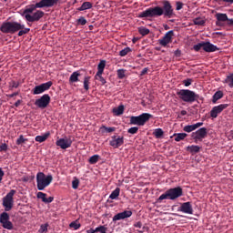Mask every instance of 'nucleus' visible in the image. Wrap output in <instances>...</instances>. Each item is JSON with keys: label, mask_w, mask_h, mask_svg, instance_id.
<instances>
[{"label": "nucleus", "mask_w": 233, "mask_h": 233, "mask_svg": "<svg viewBox=\"0 0 233 233\" xmlns=\"http://www.w3.org/2000/svg\"><path fill=\"white\" fill-rule=\"evenodd\" d=\"M25 25H21L17 22H4L0 26V30L3 34H15L19 30H23Z\"/></svg>", "instance_id": "obj_3"}, {"label": "nucleus", "mask_w": 233, "mask_h": 233, "mask_svg": "<svg viewBox=\"0 0 233 233\" xmlns=\"http://www.w3.org/2000/svg\"><path fill=\"white\" fill-rule=\"evenodd\" d=\"M69 228H74V230H79V228H81V224H79L77 220L73 221L69 224Z\"/></svg>", "instance_id": "obj_38"}, {"label": "nucleus", "mask_w": 233, "mask_h": 233, "mask_svg": "<svg viewBox=\"0 0 233 233\" xmlns=\"http://www.w3.org/2000/svg\"><path fill=\"white\" fill-rule=\"evenodd\" d=\"M162 5L163 7L155 6L146 9L138 15V17H161V15L172 17L174 15V8H172V4H170L168 0H164Z\"/></svg>", "instance_id": "obj_1"}, {"label": "nucleus", "mask_w": 233, "mask_h": 233, "mask_svg": "<svg viewBox=\"0 0 233 233\" xmlns=\"http://www.w3.org/2000/svg\"><path fill=\"white\" fill-rule=\"evenodd\" d=\"M126 72H127V70H125V69H118L116 71V76H117L118 79H125Z\"/></svg>", "instance_id": "obj_42"}, {"label": "nucleus", "mask_w": 233, "mask_h": 233, "mask_svg": "<svg viewBox=\"0 0 233 233\" xmlns=\"http://www.w3.org/2000/svg\"><path fill=\"white\" fill-rule=\"evenodd\" d=\"M59 0H41L37 6H46V8H51L54 5H57Z\"/></svg>", "instance_id": "obj_22"}, {"label": "nucleus", "mask_w": 233, "mask_h": 233, "mask_svg": "<svg viewBox=\"0 0 233 233\" xmlns=\"http://www.w3.org/2000/svg\"><path fill=\"white\" fill-rule=\"evenodd\" d=\"M201 48H203L204 52H208V53L218 52V50H219L218 47H217L210 42L198 43L193 46V50H195V52H199Z\"/></svg>", "instance_id": "obj_9"}, {"label": "nucleus", "mask_w": 233, "mask_h": 233, "mask_svg": "<svg viewBox=\"0 0 233 233\" xmlns=\"http://www.w3.org/2000/svg\"><path fill=\"white\" fill-rule=\"evenodd\" d=\"M39 233H46L48 232V223L42 224L40 226V228L38 229Z\"/></svg>", "instance_id": "obj_43"}, {"label": "nucleus", "mask_w": 233, "mask_h": 233, "mask_svg": "<svg viewBox=\"0 0 233 233\" xmlns=\"http://www.w3.org/2000/svg\"><path fill=\"white\" fill-rule=\"evenodd\" d=\"M174 36V31H168L166 33V35L158 40V43L160 46H167V45H170L172 43V37Z\"/></svg>", "instance_id": "obj_16"}, {"label": "nucleus", "mask_w": 233, "mask_h": 233, "mask_svg": "<svg viewBox=\"0 0 233 233\" xmlns=\"http://www.w3.org/2000/svg\"><path fill=\"white\" fill-rule=\"evenodd\" d=\"M88 161H89L90 165H96V163H97V161H99V155H94V156L90 157Z\"/></svg>", "instance_id": "obj_40"}, {"label": "nucleus", "mask_w": 233, "mask_h": 233, "mask_svg": "<svg viewBox=\"0 0 233 233\" xmlns=\"http://www.w3.org/2000/svg\"><path fill=\"white\" fill-rule=\"evenodd\" d=\"M72 188L76 190V188H79V179L77 177H75L72 181Z\"/></svg>", "instance_id": "obj_45"}, {"label": "nucleus", "mask_w": 233, "mask_h": 233, "mask_svg": "<svg viewBox=\"0 0 233 233\" xmlns=\"http://www.w3.org/2000/svg\"><path fill=\"white\" fill-rule=\"evenodd\" d=\"M183 85H185V86H190L192 85V78L183 80Z\"/></svg>", "instance_id": "obj_52"}, {"label": "nucleus", "mask_w": 233, "mask_h": 233, "mask_svg": "<svg viewBox=\"0 0 233 233\" xmlns=\"http://www.w3.org/2000/svg\"><path fill=\"white\" fill-rule=\"evenodd\" d=\"M84 88L88 92L90 90V76L84 77Z\"/></svg>", "instance_id": "obj_36"}, {"label": "nucleus", "mask_w": 233, "mask_h": 233, "mask_svg": "<svg viewBox=\"0 0 233 233\" xmlns=\"http://www.w3.org/2000/svg\"><path fill=\"white\" fill-rule=\"evenodd\" d=\"M138 34H140V35H148V34H150V29L145 27V26H140L138 27Z\"/></svg>", "instance_id": "obj_35"}, {"label": "nucleus", "mask_w": 233, "mask_h": 233, "mask_svg": "<svg viewBox=\"0 0 233 233\" xmlns=\"http://www.w3.org/2000/svg\"><path fill=\"white\" fill-rule=\"evenodd\" d=\"M124 144L125 137L113 136L109 141V145L113 147V148H119V147H123Z\"/></svg>", "instance_id": "obj_17"}, {"label": "nucleus", "mask_w": 233, "mask_h": 233, "mask_svg": "<svg viewBox=\"0 0 233 233\" xmlns=\"http://www.w3.org/2000/svg\"><path fill=\"white\" fill-rule=\"evenodd\" d=\"M147 72H148V67H145L141 73H140V76H145V74H147Z\"/></svg>", "instance_id": "obj_57"}, {"label": "nucleus", "mask_w": 233, "mask_h": 233, "mask_svg": "<svg viewBox=\"0 0 233 233\" xmlns=\"http://www.w3.org/2000/svg\"><path fill=\"white\" fill-rule=\"evenodd\" d=\"M100 130L102 134H111V132H116V127H106V126H102Z\"/></svg>", "instance_id": "obj_31"}, {"label": "nucleus", "mask_w": 233, "mask_h": 233, "mask_svg": "<svg viewBox=\"0 0 233 233\" xmlns=\"http://www.w3.org/2000/svg\"><path fill=\"white\" fill-rule=\"evenodd\" d=\"M150 117H152V115L148 113H143L138 116H130L129 124L137 125V127H144V125L150 119Z\"/></svg>", "instance_id": "obj_8"}, {"label": "nucleus", "mask_w": 233, "mask_h": 233, "mask_svg": "<svg viewBox=\"0 0 233 233\" xmlns=\"http://www.w3.org/2000/svg\"><path fill=\"white\" fill-rule=\"evenodd\" d=\"M224 83H226L229 88H233V73L226 77Z\"/></svg>", "instance_id": "obj_34"}, {"label": "nucleus", "mask_w": 233, "mask_h": 233, "mask_svg": "<svg viewBox=\"0 0 233 233\" xmlns=\"http://www.w3.org/2000/svg\"><path fill=\"white\" fill-rule=\"evenodd\" d=\"M180 115H181V116H187V110H182V111L180 112Z\"/></svg>", "instance_id": "obj_60"}, {"label": "nucleus", "mask_w": 233, "mask_h": 233, "mask_svg": "<svg viewBox=\"0 0 233 233\" xmlns=\"http://www.w3.org/2000/svg\"><path fill=\"white\" fill-rule=\"evenodd\" d=\"M179 210L180 212H184V214H194V209L192 208V204H190V202L181 204Z\"/></svg>", "instance_id": "obj_20"}, {"label": "nucleus", "mask_w": 233, "mask_h": 233, "mask_svg": "<svg viewBox=\"0 0 233 233\" xmlns=\"http://www.w3.org/2000/svg\"><path fill=\"white\" fill-rule=\"evenodd\" d=\"M223 97V91H217L212 97V103L216 105Z\"/></svg>", "instance_id": "obj_28"}, {"label": "nucleus", "mask_w": 233, "mask_h": 233, "mask_svg": "<svg viewBox=\"0 0 233 233\" xmlns=\"http://www.w3.org/2000/svg\"><path fill=\"white\" fill-rule=\"evenodd\" d=\"M5 177V171L0 167V181H3V177Z\"/></svg>", "instance_id": "obj_56"}, {"label": "nucleus", "mask_w": 233, "mask_h": 233, "mask_svg": "<svg viewBox=\"0 0 233 233\" xmlns=\"http://www.w3.org/2000/svg\"><path fill=\"white\" fill-rule=\"evenodd\" d=\"M39 4H41V2L29 5L25 7L24 10L25 21H28L29 23H37V21L45 17V13L41 10H37V8H46V6H39Z\"/></svg>", "instance_id": "obj_2"}, {"label": "nucleus", "mask_w": 233, "mask_h": 233, "mask_svg": "<svg viewBox=\"0 0 233 233\" xmlns=\"http://www.w3.org/2000/svg\"><path fill=\"white\" fill-rule=\"evenodd\" d=\"M0 150L1 152H6V150H8V146L6 144H2L0 146Z\"/></svg>", "instance_id": "obj_53"}, {"label": "nucleus", "mask_w": 233, "mask_h": 233, "mask_svg": "<svg viewBox=\"0 0 233 233\" xmlns=\"http://www.w3.org/2000/svg\"><path fill=\"white\" fill-rule=\"evenodd\" d=\"M132 41L134 44H136V43H137V38L134 37Z\"/></svg>", "instance_id": "obj_62"}, {"label": "nucleus", "mask_w": 233, "mask_h": 233, "mask_svg": "<svg viewBox=\"0 0 233 233\" xmlns=\"http://www.w3.org/2000/svg\"><path fill=\"white\" fill-rule=\"evenodd\" d=\"M137 232L143 233L145 230H137Z\"/></svg>", "instance_id": "obj_63"}, {"label": "nucleus", "mask_w": 233, "mask_h": 233, "mask_svg": "<svg viewBox=\"0 0 233 233\" xmlns=\"http://www.w3.org/2000/svg\"><path fill=\"white\" fill-rule=\"evenodd\" d=\"M22 103H23V100H17V101L15 103V106L17 108V106H19Z\"/></svg>", "instance_id": "obj_58"}, {"label": "nucleus", "mask_w": 233, "mask_h": 233, "mask_svg": "<svg viewBox=\"0 0 233 233\" xmlns=\"http://www.w3.org/2000/svg\"><path fill=\"white\" fill-rule=\"evenodd\" d=\"M132 217V211L130 210H125L123 212H120L113 217V221H119L121 219H127V218Z\"/></svg>", "instance_id": "obj_19"}, {"label": "nucleus", "mask_w": 233, "mask_h": 233, "mask_svg": "<svg viewBox=\"0 0 233 233\" xmlns=\"http://www.w3.org/2000/svg\"><path fill=\"white\" fill-rule=\"evenodd\" d=\"M72 139L71 138H59L56 140V145L62 148V150H66V148H70L72 147Z\"/></svg>", "instance_id": "obj_18"}, {"label": "nucleus", "mask_w": 233, "mask_h": 233, "mask_svg": "<svg viewBox=\"0 0 233 233\" xmlns=\"http://www.w3.org/2000/svg\"><path fill=\"white\" fill-rule=\"evenodd\" d=\"M121 192V189L119 187H116L115 190L112 191V193L109 196V199H117L119 198V194Z\"/></svg>", "instance_id": "obj_32"}, {"label": "nucleus", "mask_w": 233, "mask_h": 233, "mask_svg": "<svg viewBox=\"0 0 233 233\" xmlns=\"http://www.w3.org/2000/svg\"><path fill=\"white\" fill-rule=\"evenodd\" d=\"M132 52V49L130 47H125L119 52L120 57H125V56H128Z\"/></svg>", "instance_id": "obj_37"}, {"label": "nucleus", "mask_w": 233, "mask_h": 233, "mask_svg": "<svg viewBox=\"0 0 233 233\" xmlns=\"http://www.w3.org/2000/svg\"><path fill=\"white\" fill-rule=\"evenodd\" d=\"M92 8V3L90 2H84L80 7H78L79 12H84V10H90Z\"/></svg>", "instance_id": "obj_30"}, {"label": "nucleus", "mask_w": 233, "mask_h": 233, "mask_svg": "<svg viewBox=\"0 0 233 233\" xmlns=\"http://www.w3.org/2000/svg\"><path fill=\"white\" fill-rule=\"evenodd\" d=\"M54 177L52 175H45L43 172H38L36 174V187L38 190H45L46 187L52 183Z\"/></svg>", "instance_id": "obj_4"}, {"label": "nucleus", "mask_w": 233, "mask_h": 233, "mask_svg": "<svg viewBox=\"0 0 233 233\" xmlns=\"http://www.w3.org/2000/svg\"><path fill=\"white\" fill-rule=\"evenodd\" d=\"M181 196H183V188H181V187H177L167 190L158 198V199L159 201H163V199H171L174 201V199H177V198H181Z\"/></svg>", "instance_id": "obj_5"}, {"label": "nucleus", "mask_w": 233, "mask_h": 233, "mask_svg": "<svg viewBox=\"0 0 233 233\" xmlns=\"http://www.w3.org/2000/svg\"><path fill=\"white\" fill-rule=\"evenodd\" d=\"M187 150L190 152V154H198L199 150H201V147L199 146H188L187 147Z\"/></svg>", "instance_id": "obj_29"}, {"label": "nucleus", "mask_w": 233, "mask_h": 233, "mask_svg": "<svg viewBox=\"0 0 233 233\" xmlns=\"http://www.w3.org/2000/svg\"><path fill=\"white\" fill-rule=\"evenodd\" d=\"M106 66V60H100L97 65V72L95 76V79L100 81L101 85H106V80L103 77V73L105 72V67Z\"/></svg>", "instance_id": "obj_10"}, {"label": "nucleus", "mask_w": 233, "mask_h": 233, "mask_svg": "<svg viewBox=\"0 0 233 233\" xmlns=\"http://www.w3.org/2000/svg\"><path fill=\"white\" fill-rule=\"evenodd\" d=\"M0 223L3 228H6L7 230H12L14 228V224L10 221V215L6 212L0 214Z\"/></svg>", "instance_id": "obj_12"}, {"label": "nucleus", "mask_w": 233, "mask_h": 233, "mask_svg": "<svg viewBox=\"0 0 233 233\" xmlns=\"http://www.w3.org/2000/svg\"><path fill=\"white\" fill-rule=\"evenodd\" d=\"M183 6H185V4H183V2H180V1L176 2L177 11L182 10Z\"/></svg>", "instance_id": "obj_51"}, {"label": "nucleus", "mask_w": 233, "mask_h": 233, "mask_svg": "<svg viewBox=\"0 0 233 233\" xmlns=\"http://www.w3.org/2000/svg\"><path fill=\"white\" fill-rule=\"evenodd\" d=\"M15 96H19V93H13L11 95H7V97H15Z\"/></svg>", "instance_id": "obj_59"}, {"label": "nucleus", "mask_w": 233, "mask_h": 233, "mask_svg": "<svg viewBox=\"0 0 233 233\" xmlns=\"http://www.w3.org/2000/svg\"><path fill=\"white\" fill-rule=\"evenodd\" d=\"M135 228H141L143 227V223L141 221H138L134 224Z\"/></svg>", "instance_id": "obj_54"}, {"label": "nucleus", "mask_w": 233, "mask_h": 233, "mask_svg": "<svg viewBox=\"0 0 233 233\" xmlns=\"http://www.w3.org/2000/svg\"><path fill=\"white\" fill-rule=\"evenodd\" d=\"M52 85H53L52 81H48V82L44 83L40 86H36L33 89V94L35 96H37L39 94H43V92H46V90H49V88H50V86H52Z\"/></svg>", "instance_id": "obj_15"}, {"label": "nucleus", "mask_w": 233, "mask_h": 233, "mask_svg": "<svg viewBox=\"0 0 233 233\" xmlns=\"http://www.w3.org/2000/svg\"><path fill=\"white\" fill-rule=\"evenodd\" d=\"M15 189H11L5 197L3 198V207L5 212H10L14 208V196H15Z\"/></svg>", "instance_id": "obj_7"}, {"label": "nucleus", "mask_w": 233, "mask_h": 233, "mask_svg": "<svg viewBox=\"0 0 233 233\" xmlns=\"http://www.w3.org/2000/svg\"><path fill=\"white\" fill-rule=\"evenodd\" d=\"M86 232H87V233H96V229L90 228V229L87 230Z\"/></svg>", "instance_id": "obj_61"}, {"label": "nucleus", "mask_w": 233, "mask_h": 233, "mask_svg": "<svg viewBox=\"0 0 233 233\" xmlns=\"http://www.w3.org/2000/svg\"><path fill=\"white\" fill-rule=\"evenodd\" d=\"M76 23L77 25L85 26V25H86V18H85V16H80L79 19L76 20Z\"/></svg>", "instance_id": "obj_46"}, {"label": "nucleus", "mask_w": 233, "mask_h": 233, "mask_svg": "<svg viewBox=\"0 0 233 233\" xmlns=\"http://www.w3.org/2000/svg\"><path fill=\"white\" fill-rule=\"evenodd\" d=\"M188 135L187 133H177L175 134V141L179 142V141H183V139H185Z\"/></svg>", "instance_id": "obj_33"}, {"label": "nucleus", "mask_w": 233, "mask_h": 233, "mask_svg": "<svg viewBox=\"0 0 233 233\" xmlns=\"http://www.w3.org/2000/svg\"><path fill=\"white\" fill-rule=\"evenodd\" d=\"M228 108V104H220L218 106H214L210 111V117L216 119L223 110Z\"/></svg>", "instance_id": "obj_14"}, {"label": "nucleus", "mask_w": 233, "mask_h": 233, "mask_svg": "<svg viewBox=\"0 0 233 233\" xmlns=\"http://www.w3.org/2000/svg\"><path fill=\"white\" fill-rule=\"evenodd\" d=\"M226 21H228L227 23L228 26H233V18H228V20Z\"/></svg>", "instance_id": "obj_55"}, {"label": "nucleus", "mask_w": 233, "mask_h": 233, "mask_svg": "<svg viewBox=\"0 0 233 233\" xmlns=\"http://www.w3.org/2000/svg\"><path fill=\"white\" fill-rule=\"evenodd\" d=\"M28 141V138H25L23 135H20L19 137L16 139V145H23Z\"/></svg>", "instance_id": "obj_41"}, {"label": "nucleus", "mask_w": 233, "mask_h": 233, "mask_svg": "<svg viewBox=\"0 0 233 233\" xmlns=\"http://www.w3.org/2000/svg\"><path fill=\"white\" fill-rule=\"evenodd\" d=\"M114 116H123L125 114V106L120 105L117 107L113 108Z\"/></svg>", "instance_id": "obj_26"}, {"label": "nucleus", "mask_w": 233, "mask_h": 233, "mask_svg": "<svg viewBox=\"0 0 233 233\" xmlns=\"http://www.w3.org/2000/svg\"><path fill=\"white\" fill-rule=\"evenodd\" d=\"M28 32H30V28H25L24 25L23 29L18 30V36L21 37V35H25V34H28Z\"/></svg>", "instance_id": "obj_47"}, {"label": "nucleus", "mask_w": 233, "mask_h": 233, "mask_svg": "<svg viewBox=\"0 0 233 233\" xmlns=\"http://www.w3.org/2000/svg\"><path fill=\"white\" fill-rule=\"evenodd\" d=\"M216 17H217L216 25L218 26H219V23H225V21L228 20V16L227 15V14H223V13H218L216 15Z\"/></svg>", "instance_id": "obj_24"}, {"label": "nucleus", "mask_w": 233, "mask_h": 233, "mask_svg": "<svg viewBox=\"0 0 233 233\" xmlns=\"http://www.w3.org/2000/svg\"><path fill=\"white\" fill-rule=\"evenodd\" d=\"M145 228H147L144 227V228H143V230H145Z\"/></svg>", "instance_id": "obj_64"}, {"label": "nucleus", "mask_w": 233, "mask_h": 233, "mask_svg": "<svg viewBox=\"0 0 233 233\" xmlns=\"http://www.w3.org/2000/svg\"><path fill=\"white\" fill-rule=\"evenodd\" d=\"M35 105L37 108H41L42 110L46 108L50 105V95H43L40 98L35 101Z\"/></svg>", "instance_id": "obj_13"}, {"label": "nucleus", "mask_w": 233, "mask_h": 233, "mask_svg": "<svg viewBox=\"0 0 233 233\" xmlns=\"http://www.w3.org/2000/svg\"><path fill=\"white\" fill-rule=\"evenodd\" d=\"M106 230H107V228L105 226H100L95 228V232L104 233V232H106Z\"/></svg>", "instance_id": "obj_50"}, {"label": "nucleus", "mask_w": 233, "mask_h": 233, "mask_svg": "<svg viewBox=\"0 0 233 233\" xmlns=\"http://www.w3.org/2000/svg\"><path fill=\"white\" fill-rule=\"evenodd\" d=\"M177 94L179 96V99L185 103H194V101H196V97H198V95L190 89H181Z\"/></svg>", "instance_id": "obj_6"}, {"label": "nucleus", "mask_w": 233, "mask_h": 233, "mask_svg": "<svg viewBox=\"0 0 233 233\" xmlns=\"http://www.w3.org/2000/svg\"><path fill=\"white\" fill-rule=\"evenodd\" d=\"M194 25H198V26H203L205 25V21L201 17H197L193 19Z\"/></svg>", "instance_id": "obj_39"}, {"label": "nucleus", "mask_w": 233, "mask_h": 233, "mask_svg": "<svg viewBox=\"0 0 233 233\" xmlns=\"http://www.w3.org/2000/svg\"><path fill=\"white\" fill-rule=\"evenodd\" d=\"M199 127H203V122H198L194 125L186 126L184 127L183 130L184 132H187L188 134H190V132H194V130H197V128H199Z\"/></svg>", "instance_id": "obj_21"}, {"label": "nucleus", "mask_w": 233, "mask_h": 233, "mask_svg": "<svg viewBox=\"0 0 233 233\" xmlns=\"http://www.w3.org/2000/svg\"><path fill=\"white\" fill-rule=\"evenodd\" d=\"M19 86V82H16L15 80H11L9 82V88H17Z\"/></svg>", "instance_id": "obj_48"}, {"label": "nucleus", "mask_w": 233, "mask_h": 233, "mask_svg": "<svg viewBox=\"0 0 233 233\" xmlns=\"http://www.w3.org/2000/svg\"><path fill=\"white\" fill-rule=\"evenodd\" d=\"M50 137V131H47L46 133H45L43 136H36L35 137V140L37 143H45V141H46V139H48Z\"/></svg>", "instance_id": "obj_25"}, {"label": "nucleus", "mask_w": 233, "mask_h": 233, "mask_svg": "<svg viewBox=\"0 0 233 233\" xmlns=\"http://www.w3.org/2000/svg\"><path fill=\"white\" fill-rule=\"evenodd\" d=\"M80 76L81 73H79V71H75L69 77V83H77Z\"/></svg>", "instance_id": "obj_27"}, {"label": "nucleus", "mask_w": 233, "mask_h": 233, "mask_svg": "<svg viewBox=\"0 0 233 233\" xmlns=\"http://www.w3.org/2000/svg\"><path fill=\"white\" fill-rule=\"evenodd\" d=\"M36 197L38 199H42L43 203H52V201H54V197L46 198V194L43 192H38Z\"/></svg>", "instance_id": "obj_23"}, {"label": "nucleus", "mask_w": 233, "mask_h": 233, "mask_svg": "<svg viewBox=\"0 0 233 233\" xmlns=\"http://www.w3.org/2000/svg\"><path fill=\"white\" fill-rule=\"evenodd\" d=\"M138 130H139V127H130V128L127 130V133L134 135V134H137Z\"/></svg>", "instance_id": "obj_49"}, {"label": "nucleus", "mask_w": 233, "mask_h": 233, "mask_svg": "<svg viewBox=\"0 0 233 233\" xmlns=\"http://www.w3.org/2000/svg\"><path fill=\"white\" fill-rule=\"evenodd\" d=\"M163 134H164V132H163V129H161V128H157V129H156L155 132H154V136H155L157 138H159V137H163Z\"/></svg>", "instance_id": "obj_44"}, {"label": "nucleus", "mask_w": 233, "mask_h": 233, "mask_svg": "<svg viewBox=\"0 0 233 233\" xmlns=\"http://www.w3.org/2000/svg\"><path fill=\"white\" fill-rule=\"evenodd\" d=\"M208 135V131L207 130V127H201L197 131L193 132L191 134V137L192 139H194L195 143H198V141H203Z\"/></svg>", "instance_id": "obj_11"}]
</instances>
